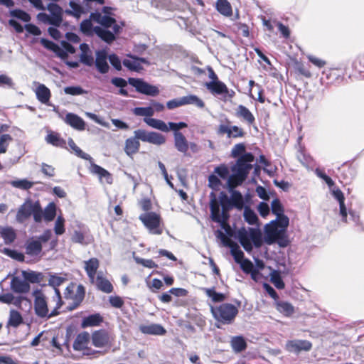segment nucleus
Here are the masks:
<instances>
[{
    "instance_id": "c85d7f7f",
    "label": "nucleus",
    "mask_w": 364,
    "mask_h": 364,
    "mask_svg": "<svg viewBox=\"0 0 364 364\" xmlns=\"http://www.w3.org/2000/svg\"><path fill=\"white\" fill-rule=\"evenodd\" d=\"M46 141L54 146L67 149L66 141L64 139L60 137L59 133L50 132L46 136Z\"/></svg>"
},
{
    "instance_id": "39448f33",
    "label": "nucleus",
    "mask_w": 364,
    "mask_h": 364,
    "mask_svg": "<svg viewBox=\"0 0 364 364\" xmlns=\"http://www.w3.org/2000/svg\"><path fill=\"white\" fill-rule=\"evenodd\" d=\"M210 210L211 220L220 225L221 228L225 231L226 236H233L234 231L229 224L230 213H226L218 208V205L216 202V195L214 192L210 193Z\"/></svg>"
},
{
    "instance_id": "ea45409f",
    "label": "nucleus",
    "mask_w": 364,
    "mask_h": 364,
    "mask_svg": "<svg viewBox=\"0 0 364 364\" xmlns=\"http://www.w3.org/2000/svg\"><path fill=\"white\" fill-rule=\"evenodd\" d=\"M204 293L207 296L210 298L215 303L223 302L226 299L225 294L223 293L216 292L215 287L213 288H204L203 289Z\"/></svg>"
},
{
    "instance_id": "dca6fc26",
    "label": "nucleus",
    "mask_w": 364,
    "mask_h": 364,
    "mask_svg": "<svg viewBox=\"0 0 364 364\" xmlns=\"http://www.w3.org/2000/svg\"><path fill=\"white\" fill-rule=\"evenodd\" d=\"M218 236L220 238L224 245L230 248V252L233 256L235 261L237 263L242 262L244 258V253L240 249L239 245L234 241H232L229 237L226 236L222 231L218 230Z\"/></svg>"
},
{
    "instance_id": "7c9ffc66",
    "label": "nucleus",
    "mask_w": 364,
    "mask_h": 364,
    "mask_svg": "<svg viewBox=\"0 0 364 364\" xmlns=\"http://www.w3.org/2000/svg\"><path fill=\"white\" fill-rule=\"evenodd\" d=\"M90 16L94 21L99 23L105 28H109L116 23L115 18L107 15H102L100 13H92Z\"/></svg>"
},
{
    "instance_id": "f03ea898",
    "label": "nucleus",
    "mask_w": 364,
    "mask_h": 364,
    "mask_svg": "<svg viewBox=\"0 0 364 364\" xmlns=\"http://www.w3.org/2000/svg\"><path fill=\"white\" fill-rule=\"evenodd\" d=\"M134 134L133 137H129L125 141L124 150L129 156H132L139 151L140 148L139 140L156 145H161L166 142V138L160 133L137 129L134 131Z\"/></svg>"
},
{
    "instance_id": "b1692460",
    "label": "nucleus",
    "mask_w": 364,
    "mask_h": 364,
    "mask_svg": "<svg viewBox=\"0 0 364 364\" xmlns=\"http://www.w3.org/2000/svg\"><path fill=\"white\" fill-rule=\"evenodd\" d=\"M81 53L80 55V61L87 66H92L94 64V58L88 44L83 43L80 45Z\"/></svg>"
},
{
    "instance_id": "49530a36",
    "label": "nucleus",
    "mask_w": 364,
    "mask_h": 364,
    "mask_svg": "<svg viewBox=\"0 0 364 364\" xmlns=\"http://www.w3.org/2000/svg\"><path fill=\"white\" fill-rule=\"evenodd\" d=\"M270 281L278 289H284L285 284L278 271L274 270L270 274Z\"/></svg>"
},
{
    "instance_id": "0eeeda50",
    "label": "nucleus",
    "mask_w": 364,
    "mask_h": 364,
    "mask_svg": "<svg viewBox=\"0 0 364 364\" xmlns=\"http://www.w3.org/2000/svg\"><path fill=\"white\" fill-rule=\"evenodd\" d=\"M216 202L218 205V208L221 207V210L226 213H230L233 208L238 210H242L246 207L245 206L243 196L238 191H232L230 198L224 191H221L218 198H216Z\"/></svg>"
},
{
    "instance_id": "bb28decb",
    "label": "nucleus",
    "mask_w": 364,
    "mask_h": 364,
    "mask_svg": "<svg viewBox=\"0 0 364 364\" xmlns=\"http://www.w3.org/2000/svg\"><path fill=\"white\" fill-rule=\"evenodd\" d=\"M205 85L214 95H223V93L229 92L226 85L220 80L208 82Z\"/></svg>"
},
{
    "instance_id": "f257e3e1",
    "label": "nucleus",
    "mask_w": 364,
    "mask_h": 364,
    "mask_svg": "<svg viewBox=\"0 0 364 364\" xmlns=\"http://www.w3.org/2000/svg\"><path fill=\"white\" fill-rule=\"evenodd\" d=\"M34 297L33 309L38 318H50L59 314V309L62 307L63 301L58 289H55V293L52 297V302L55 304L53 309L50 312L48 304L46 295L41 290H35L33 293Z\"/></svg>"
},
{
    "instance_id": "6ab92c4d",
    "label": "nucleus",
    "mask_w": 364,
    "mask_h": 364,
    "mask_svg": "<svg viewBox=\"0 0 364 364\" xmlns=\"http://www.w3.org/2000/svg\"><path fill=\"white\" fill-rule=\"evenodd\" d=\"M235 116L249 126L253 125L255 123L254 114L247 107L242 105H239L235 108Z\"/></svg>"
},
{
    "instance_id": "c03bdc74",
    "label": "nucleus",
    "mask_w": 364,
    "mask_h": 364,
    "mask_svg": "<svg viewBox=\"0 0 364 364\" xmlns=\"http://www.w3.org/2000/svg\"><path fill=\"white\" fill-rule=\"evenodd\" d=\"M182 105H196L199 108H203L205 106L203 101L198 97L196 95H190L181 97Z\"/></svg>"
},
{
    "instance_id": "603ef678",
    "label": "nucleus",
    "mask_w": 364,
    "mask_h": 364,
    "mask_svg": "<svg viewBox=\"0 0 364 364\" xmlns=\"http://www.w3.org/2000/svg\"><path fill=\"white\" fill-rule=\"evenodd\" d=\"M70 149L75 153V154L83 159H87L88 155L84 153L75 144L72 138H69L68 141Z\"/></svg>"
},
{
    "instance_id": "f8f14e48",
    "label": "nucleus",
    "mask_w": 364,
    "mask_h": 364,
    "mask_svg": "<svg viewBox=\"0 0 364 364\" xmlns=\"http://www.w3.org/2000/svg\"><path fill=\"white\" fill-rule=\"evenodd\" d=\"M265 242L268 245H272L277 242L279 246L287 247L288 240L285 235L284 230H279V228L272 221L265 226Z\"/></svg>"
},
{
    "instance_id": "680f3d73",
    "label": "nucleus",
    "mask_w": 364,
    "mask_h": 364,
    "mask_svg": "<svg viewBox=\"0 0 364 364\" xmlns=\"http://www.w3.org/2000/svg\"><path fill=\"white\" fill-rule=\"evenodd\" d=\"M5 253L7 256L18 262H23L25 260L24 255L17 250L6 249Z\"/></svg>"
},
{
    "instance_id": "0e129e2a",
    "label": "nucleus",
    "mask_w": 364,
    "mask_h": 364,
    "mask_svg": "<svg viewBox=\"0 0 364 364\" xmlns=\"http://www.w3.org/2000/svg\"><path fill=\"white\" fill-rule=\"evenodd\" d=\"M64 92L70 95H80L85 92V91L80 86H68L64 88Z\"/></svg>"
},
{
    "instance_id": "20e7f679",
    "label": "nucleus",
    "mask_w": 364,
    "mask_h": 364,
    "mask_svg": "<svg viewBox=\"0 0 364 364\" xmlns=\"http://www.w3.org/2000/svg\"><path fill=\"white\" fill-rule=\"evenodd\" d=\"M237 238L247 252H252V243L256 247H260L263 242L261 230L254 228H249L248 230L245 228H241L237 232Z\"/></svg>"
},
{
    "instance_id": "7ed1b4c3",
    "label": "nucleus",
    "mask_w": 364,
    "mask_h": 364,
    "mask_svg": "<svg viewBox=\"0 0 364 364\" xmlns=\"http://www.w3.org/2000/svg\"><path fill=\"white\" fill-rule=\"evenodd\" d=\"M254 161L255 156L252 153L245 154L236 160L235 164L231 166L232 174L230 176L228 181V185L230 189L242 185L247 178L253 168Z\"/></svg>"
},
{
    "instance_id": "bf43d9fd",
    "label": "nucleus",
    "mask_w": 364,
    "mask_h": 364,
    "mask_svg": "<svg viewBox=\"0 0 364 364\" xmlns=\"http://www.w3.org/2000/svg\"><path fill=\"white\" fill-rule=\"evenodd\" d=\"M272 223H274L278 228H281V230H284L285 232L287 228L289 226V219L287 215L282 214V215L277 216V220L272 221Z\"/></svg>"
},
{
    "instance_id": "a878e982",
    "label": "nucleus",
    "mask_w": 364,
    "mask_h": 364,
    "mask_svg": "<svg viewBox=\"0 0 364 364\" xmlns=\"http://www.w3.org/2000/svg\"><path fill=\"white\" fill-rule=\"evenodd\" d=\"M30 284L26 280L14 277L11 281V289L16 293H27L30 290Z\"/></svg>"
},
{
    "instance_id": "09e8293b",
    "label": "nucleus",
    "mask_w": 364,
    "mask_h": 364,
    "mask_svg": "<svg viewBox=\"0 0 364 364\" xmlns=\"http://www.w3.org/2000/svg\"><path fill=\"white\" fill-rule=\"evenodd\" d=\"M246 152V147L243 143L236 144L231 150V156L235 159H239L244 154H247Z\"/></svg>"
},
{
    "instance_id": "e2e57ef3",
    "label": "nucleus",
    "mask_w": 364,
    "mask_h": 364,
    "mask_svg": "<svg viewBox=\"0 0 364 364\" xmlns=\"http://www.w3.org/2000/svg\"><path fill=\"white\" fill-rule=\"evenodd\" d=\"M123 65L132 71H139L141 68V65L136 59H124L123 60Z\"/></svg>"
},
{
    "instance_id": "79ce46f5",
    "label": "nucleus",
    "mask_w": 364,
    "mask_h": 364,
    "mask_svg": "<svg viewBox=\"0 0 364 364\" xmlns=\"http://www.w3.org/2000/svg\"><path fill=\"white\" fill-rule=\"evenodd\" d=\"M56 216V205L54 202H50L43 210V218L47 222L54 220Z\"/></svg>"
},
{
    "instance_id": "864d4df0",
    "label": "nucleus",
    "mask_w": 364,
    "mask_h": 364,
    "mask_svg": "<svg viewBox=\"0 0 364 364\" xmlns=\"http://www.w3.org/2000/svg\"><path fill=\"white\" fill-rule=\"evenodd\" d=\"M272 212L276 216H279L284 214V209L280 200L279 198H274L271 203Z\"/></svg>"
},
{
    "instance_id": "f3484780",
    "label": "nucleus",
    "mask_w": 364,
    "mask_h": 364,
    "mask_svg": "<svg viewBox=\"0 0 364 364\" xmlns=\"http://www.w3.org/2000/svg\"><path fill=\"white\" fill-rule=\"evenodd\" d=\"M226 124H220L218 128V134L220 135L226 134L228 138H242L246 133L244 129L238 126H230L231 122L226 119Z\"/></svg>"
},
{
    "instance_id": "473e14b6",
    "label": "nucleus",
    "mask_w": 364,
    "mask_h": 364,
    "mask_svg": "<svg viewBox=\"0 0 364 364\" xmlns=\"http://www.w3.org/2000/svg\"><path fill=\"white\" fill-rule=\"evenodd\" d=\"M215 9L220 14L225 17H230L232 15V8L228 0H217Z\"/></svg>"
},
{
    "instance_id": "13d9d810",
    "label": "nucleus",
    "mask_w": 364,
    "mask_h": 364,
    "mask_svg": "<svg viewBox=\"0 0 364 364\" xmlns=\"http://www.w3.org/2000/svg\"><path fill=\"white\" fill-rule=\"evenodd\" d=\"M81 32L87 36L92 34L94 31V28L90 19L83 20L80 25Z\"/></svg>"
},
{
    "instance_id": "f704fd0d",
    "label": "nucleus",
    "mask_w": 364,
    "mask_h": 364,
    "mask_svg": "<svg viewBox=\"0 0 364 364\" xmlns=\"http://www.w3.org/2000/svg\"><path fill=\"white\" fill-rule=\"evenodd\" d=\"M103 321V317L100 314H91L85 317L82 322L83 328L99 326Z\"/></svg>"
},
{
    "instance_id": "6e6552de",
    "label": "nucleus",
    "mask_w": 364,
    "mask_h": 364,
    "mask_svg": "<svg viewBox=\"0 0 364 364\" xmlns=\"http://www.w3.org/2000/svg\"><path fill=\"white\" fill-rule=\"evenodd\" d=\"M210 311L214 318L223 324L231 323L238 314L237 307L229 303L211 306Z\"/></svg>"
},
{
    "instance_id": "a211bd4d",
    "label": "nucleus",
    "mask_w": 364,
    "mask_h": 364,
    "mask_svg": "<svg viewBox=\"0 0 364 364\" xmlns=\"http://www.w3.org/2000/svg\"><path fill=\"white\" fill-rule=\"evenodd\" d=\"M285 348L290 353L298 354L301 351H309L312 343L307 340H291L287 342Z\"/></svg>"
},
{
    "instance_id": "69168bd1",
    "label": "nucleus",
    "mask_w": 364,
    "mask_h": 364,
    "mask_svg": "<svg viewBox=\"0 0 364 364\" xmlns=\"http://www.w3.org/2000/svg\"><path fill=\"white\" fill-rule=\"evenodd\" d=\"M235 26L237 31L243 37L248 38L250 36V28L247 24L237 22L235 24Z\"/></svg>"
},
{
    "instance_id": "a19ab883",
    "label": "nucleus",
    "mask_w": 364,
    "mask_h": 364,
    "mask_svg": "<svg viewBox=\"0 0 364 364\" xmlns=\"http://www.w3.org/2000/svg\"><path fill=\"white\" fill-rule=\"evenodd\" d=\"M294 68L295 73L305 78H311L312 76L311 72L309 69V66H306L303 63L300 61H296L294 63Z\"/></svg>"
},
{
    "instance_id": "3c124183",
    "label": "nucleus",
    "mask_w": 364,
    "mask_h": 364,
    "mask_svg": "<svg viewBox=\"0 0 364 364\" xmlns=\"http://www.w3.org/2000/svg\"><path fill=\"white\" fill-rule=\"evenodd\" d=\"M133 113L136 116H144L148 117V118H151L154 114V110L151 107H135L133 109Z\"/></svg>"
},
{
    "instance_id": "c756f323",
    "label": "nucleus",
    "mask_w": 364,
    "mask_h": 364,
    "mask_svg": "<svg viewBox=\"0 0 364 364\" xmlns=\"http://www.w3.org/2000/svg\"><path fill=\"white\" fill-rule=\"evenodd\" d=\"M99 266V260L95 257L90 258L89 260L85 262V270L89 278L92 280L94 279Z\"/></svg>"
},
{
    "instance_id": "412c9836",
    "label": "nucleus",
    "mask_w": 364,
    "mask_h": 364,
    "mask_svg": "<svg viewBox=\"0 0 364 364\" xmlns=\"http://www.w3.org/2000/svg\"><path fill=\"white\" fill-rule=\"evenodd\" d=\"M107 58V55L105 50H100L96 52V59L94 60V63L97 70L102 74L108 73L109 69Z\"/></svg>"
},
{
    "instance_id": "37998d69",
    "label": "nucleus",
    "mask_w": 364,
    "mask_h": 364,
    "mask_svg": "<svg viewBox=\"0 0 364 364\" xmlns=\"http://www.w3.org/2000/svg\"><path fill=\"white\" fill-rule=\"evenodd\" d=\"M296 158L301 164L305 166H309L313 163L312 157L306 152L304 147H300L296 152Z\"/></svg>"
},
{
    "instance_id": "a18cd8bd",
    "label": "nucleus",
    "mask_w": 364,
    "mask_h": 364,
    "mask_svg": "<svg viewBox=\"0 0 364 364\" xmlns=\"http://www.w3.org/2000/svg\"><path fill=\"white\" fill-rule=\"evenodd\" d=\"M231 346L235 352L240 353L247 348V343L242 336H235L232 338Z\"/></svg>"
},
{
    "instance_id": "ddd939ff",
    "label": "nucleus",
    "mask_w": 364,
    "mask_h": 364,
    "mask_svg": "<svg viewBox=\"0 0 364 364\" xmlns=\"http://www.w3.org/2000/svg\"><path fill=\"white\" fill-rule=\"evenodd\" d=\"M139 220L152 233L160 235L162 230L160 228L161 217L154 212H148L139 215Z\"/></svg>"
},
{
    "instance_id": "c9c22d12",
    "label": "nucleus",
    "mask_w": 364,
    "mask_h": 364,
    "mask_svg": "<svg viewBox=\"0 0 364 364\" xmlns=\"http://www.w3.org/2000/svg\"><path fill=\"white\" fill-rule=\"evenodd\" d=\"M96 285L99 290L102 292L109 294L113 291L114 288L111 282L102 276H97L96 278Z\"/></svg>"
},
{
    "instance_id": "5701e85b",
    "label": "nucleus",
    "mask_w": 364,
    "mask_h": 364,
    "mask_svg": "<svg viewBox=\"0 0 364 364\" xmlns=\"http://www.w3.org/2000/svg\"><path fill=\"white\" fill-rule=\"evenodd\" d=\"M64 121L67 124L77 130L82 131L85 128V121L76 114L68 113Z\"/></svg>"
},
{
    "instance_id": "aec40b11",
    "label": "nucleus",
    "mask_w": 364,
    "mask_h": 364,
    "mask_svg": "<svg viewBox=\"0 0 364 364\" xmlns=\"http://www.w3.org/2000/svg\"><path fill=\"white\" fill-rule=\"evenodd\" d=\"M139 330L146 335L164 336L166 333V330L158 323L141 324L139 326Z\"/></svg>"
},
{
    "instance_id": "8fccbe9b",
    "label": "nucleus",
    "mask_w": 364,
    "mask_h": 364,
    "mask_svg": "<svg viewBox=\"0 0 364 364\" xmlns=\"http://www.w3.org/2000/svg\"><path fill=\"white\" fill-rule=\"evenodd\" d=\"M33 182L29 181L27 179L12 181L11 182V185L13 187L20 188L22 190H28L33 187Z\"/></svg>"
},
{
    "instance_id": "58836bf2",
    "label": "nucleus",
    "mask_w": 364,
    "mask_h": 364,
    "mask_svg": "<svg viewBox=\"0 0 364 364\" xmlns=\"http://www.w3.org/2000/svg\"><path fill=\"white\" fill-rule=\"evenodd\" d=\"M144 121L149 126L161 130L162 132H167L169 131L168 125L162 120L154 118H144Z\"/></svg>"
},
{
    "instance_id": "2eb2a0df",
    "label": "nucleus",
    "mask_w": 364,
    "mask_h": 364,
    "mask_svg": "<svg viewBox=\"0 0 364 364\" xmlns=\"http://www.w3.org/2000/svg\"><path fill=\"white\" fill-rule=\"evenodd\" d=\"M128 82L139 93L152 97L159 94V90L156 86L150 85L141 79L130 77Z\"/></svg>"
},
{
    "instance_id": "423d86ee",
    "label": "nucleus",
    "mask_w": 364,
    "mask_h": 364,
    "mask_svg": "<svg viewBox=\"0 0 364 364\" xmlns=\"http://www.w3.org/2000/svg\"><path fill=\"white\" fill-rule=\"evenodd\" d=\"M33 215V220L36 223H41L43 219V209L38 200L33 202L28 199L18 208L16 213V220L23 223Z\"/></svg>"
},
{
    "instance_id": "052dcab7",
    "label": "nucleus",
    "mask_w": 364,
    "mask_h": 364,
    "mask_svg": "<svg viewBox=\"0 0 364 364\" xmlns=\"http://www.w3.org/2000/svg\"><path fill=\"white\" fill-rule=\"evenodd\" d=\"M214 173H217L221 178L228 179L230 177L229 168L225 164H220L214 169Z\"/></svg>"
},
{
    "instance_id": "774afa93",
    "label": "nucleus",
    "mask_w": 364,
    "mask_h": 364,
    "mask_svg": "<svg viewBox=\"0 0 364 364\" xmlns=\"http://www.w3.org/2000/svg\"><path fill=\"white\" fill-rule=\"evenodd\" d=\"M208 186L213 190L217 191L221 186V181L217 176L211 174L208 176Z\"/></svg>"
},
{
    "instance_id": "4d7b16f0",
    "label": "nucleus",
    "mask_w": 364,
    "mask_h": 364,
    "mask_svg": "<svg viewBox=\"0 0 364 364\" xmlns=\"http://www.w3.org/2000/svg\"><path fill=\"white\" fill-rule=\"evenodd\" d=\"M1 235L4 240L8 242H13L16 237V234L12 228H4L1 231Z\"/></svg>"
},
{
    "instance_id": "6e6d98bb",
    "label": "nucleus",
    "mask_w": 364,
    "mask_h": 364,
    "mask_svg": "<svg viewBox=\"0 0 364 364\" xmlns=\"http://www.w3.org/2000/svg\"><path fill=\"white\" fill-rule=\"evenodd\" d=\"M54 232L57 235H61L65 232V219L61 215H59L55 220Z\"/></svg>"
},
{
    "instance_id": "9d476101",
    "label": "nucleus",
    "mask_w": 364,
    "mask_h": 364,
    "mask_svg": "<svg viewBox=\"0 0 364 364\" xmlns=\"http://www.w3.org/2000/svg\"><path fill=\"white\" fill-rule=\"evenodd\" d=\"M47 9L50 14L39 13L37 15L38 20L43 23L59 27L63 20V9L55 3H49L47 6Z\"/></svg>"
},
{
    "instance_id": "4be33fe9",
    "label": "nucleus",
    "mask_w": 364,
    "mask_h": 364,
    "mask_svg": "<svg viewBox=\"0 0 364 364\" xmlns=\"http://www.w3.org/2000/svg\"><path fill=\"white\" fill-rule=\"evenodd\" d=\"M274 305L277 311L286 317L291 316L295 312L294 306L289 301L279 299L274 302Z\"/></svg>"
},
{
    "instance_id": "e433bc0d",
    "label": "nucleus",
    "mask_w": 364,
    "mask_h": 364,
    "mask_svg": "<svg viewBox=\"0 0 364 364\" xmlns=\"http://www.w3.org/2000/svg\"><path fill=\"white\" fill-rule=\"evenodd\" d=\"M94 32L105 42L110 43L115 40L114 33L111 31L104 29L100 26L94 28Z\"/></svg>"
},
{
    "instance_id": "4c0bfd02",
    "label": "nucleus",
    "mask_w": 364,
    "mask_h": 364,
    "mask_svg": "<svg viewBox=\"0 0 364 364\" xmlns=\"http://www.w3.org/2000/svg\"><path fill=\"white\" fill-rule=\"evenodd\" d=\"M23 323V319L21 314L18 311L11 309L9 313V318L7 326L16 328Z\"/></svg>"
},
{
    "instance_id": "5fc2aeb1",
    "label": "nucleus",
    "mask_w": 364,
    "mask_h": 364,
    "mask_svg": "<svg viewBox=\"0 0 364 364\" xmlns=\"http://www.w3.org/2000/svg\"><path fill=\"white\" fill-rule=\"evenodd\" d=\"M10 15L23 22H28L31 21L30 15L21 9H14L10 11Z\"/></svg>"
},
{
    "instance_id": "cd10ccee",
    "label": "nucleus",
    "mask_w": 364,
    "mask_h": 364,
    "mask_svg": "<svg viewBox=\"0 0 364 364\" xmlns=\"http://www.w3.org/2000/svg\"><path fill=\"white\" fill-rule=\"evenodd\" d=\"M90 338L91 337L89 333L86 331L79 333L76 336L73 345L74 350L79 351L84 350L87 346Z\"/></svg>"
},
{
    "instance_id": "9b49d317",
    "label": "nucleus",
    "mask_w": 364,
    "mask_h": 364,
    "mask_svg": "<svg viewBox=\"0 0 364 364\" xmlns=\"http://www.w3.org/2000/svg\"><path fill=\"white\" fill-rule=\"evenodd\" d=\"M85 295V289L83 285L70 282L64 291L65 299L72 301L69 309L73 310L78 307L83 301Z\"/></svg>"
},
{
    "instance_id": "2f4dec72",
    "label": "nucleus",
    "mask_w": 364,
    "mask_h": 364,
    "mask_svg": "<svg viewBox=\"0 0 364 364\" xmlns=\"http://www.w3.org/2000/svg\"><path fill=\"white\" fill-rule=\"evenodd\" d=\"M36 97L43 104H48L51 97L50 90L43 84H40L36 90Z\"/></svg>"
},
{
    "instance_id": "338daca9",
    "label": "nucleus",
    "mask_w": 364,
    "mask_h": 364,
    "mask_svg": "<svg viewBox=\"0 0 364 364\" xmlns=\"http://www.w3.org/2000/svg\"><path fill=\"white\" fill-rule=\"evenodd\" d=\"M69 6L72 9L73 13L74 14V17L77 18H79L84 13L82 6L73 1H70Z\"/></svg>"
},
{
    "instance_id": "4468645a",
    "label": "nucleus",
    "mask_w": 364,
    "mask_h": 364,
    "mask_svg": "<svg viewBox=\"0 0 364 364\" xmlns=\"http://www.w3.org/2000/svg\"><path fill=\"white\" fill-rule=\"evenodd\" d=\"M92 344L97 348H109L112 345L114 338L106 329H99L91 335Z\"/></svg>"
},
{
    "instance_id": "de8ad7c7",
    "label": "nucleus",
    "mask_w": 364,
    "mask_h": 364,
    "mask_svg": "<svg viewBox=\"0 0 364 364\" xmlns=\"http://www.w3.org/2000/svg\"><path fill=\"white\" fill-rule=\"evenodd\" d=\"M244 218L250 225H255L258 222L256 213L249 206L244 208Z\"/></svg>"
},
{
    "instance_id": "393cba45",
    "label": "nucleus",
    "mask_w": 364,
    "mask_h": 364,
    "mask_svg": "<svg viewBox=\"0 0 364 364\" xmlns=\"http://www.w3.org/2000/svg\"><path fill=\"white\" fill-rule=\"evenodd\" d=\"M174 146L176 149L181 153L186 154L189 144L186 136L181 132H173Z\"/></svg>"
},
{
    "instance_id": "1a4fd4ad",
    "label": "nucleus",
    "mask_w": 364,
    "mask_h": 364,
    "mask_svg": "<svg viewBox=\"0 0 364 364\" xmlns=\"http://www.w3.org/2000/svg\"><path fill=\"white\" fill-rule=\"evenodd\" d=\"M51 237V230L47 229L38 237L28 238L24 245L25 253L30 257L40 256L43 250V243L48 242Z\"/></svg>"
},
{
    "instance_id": "72a5a7b5",
    "label": "nucleus",
    "mask_w": 364,
    "mask_h": 364,
    "mask_svg": "<svg viewBox=\"0 0 364 364\" xmlns=\"http://www.w3.org/2000/svg\"><path fill=\"white\" fill-rule=\"evenodd\" d=\"M90 171L99 176L100 179L105 178L107 182L109 183H112V176L110 173L96 164H92L90 166Z\"/></svg>"
}]
</instances>
